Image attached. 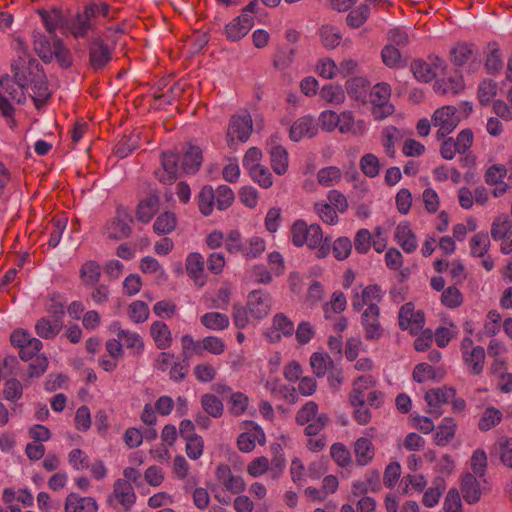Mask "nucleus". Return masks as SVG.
Instances as JSON below:
<instances>
[{
    "instance_id": "obj_25",
    "label": "nucleus",
    "mask_w": 512,
    "mask_h": 512,
    "mask_svg": "<svg viewBox=\"0 0 512 512\" xmlns=\"http://www.w3.org/2000/svg\"><path fill=\"white\" fill-rule=\"evenodd\" d=\"M150 335L160 350H166L172 345V333L165 322L154 321L150 326Z\"/></svg>"
},
{
    "instance_id": "obj_41",
    "label": "nucleus",
    "mask_w": 512,
    "mask_h": 512,
    "mask_svg": "<svg viewBox=\"0 0 512 512\" xmlns=\"http://www.w3.org/2000/svg\"><path fill=\"white\" fill-rule=\"evenodd\" d=\"M177 226L176 215L172 212H163L155 220L153 230L157 235L170 234Z\"/></svg>"
},
{
    "instance_id": "obj_2",
    "label": "nucleus",
    "mask_w": 512,
    "mask_h": 512,
    "mask_svg": "<svg viewBox=\"0 0 512 512\" xmlns=\"http://www.w3.org/2000/svg\"><path fill=\"white\" fill-rule=\"evenodd\" d=\"M116 17L117 9L108 2L92 0L66 22V29L75 39H85L89 34H96L100 25Z\"/></svg>"
},
{
    "instance_id": "obj_5",
    "label": "nucleus",
    "mask_w": 512,
    "mask_h": 512,
    "mask_svg": "<svg viewBox=\"0 0 512 512\" xmlns=\"http://www.w3.org/2000/svg\"><path fill=\"white\" fill-rule=\"evenodd\" d=\"M132 223L133 217L129 209L119 205L116 208L115 215L106 222L104 235L117 241L129 238L132 234Z\"/></svg>"
},
{
    "instance_id": "obj_31",
    "label": "nucleus",
    "mask_w": 512,
    "mask_h": 512,
    "mask_svg": "<svg viewBox=\"0 0 512 512\" xmlns=\"http://www.w3.org/2000/svg\"><path fill=\"white\" fill-rule=\"evenodd\" d=\"M395 239L406 253L417 249V238L408 223H400L395 229Z\"/></svg>"
},
{
    "instance_id": "obj_18",
    "label": "nucleus",
    "mask_w": 512,
    "mask_h": 512,
    "mask_svg": "<svg viewBox=\"0 0 512 512\" xmlns=\"http://www.w3.org/2000/svg\"><path fill=\"white\" fill-rule=\"evenodd\" d=\"M215 476L224 489L233 494H239L245 490L242 477L234 475L227 464H219L215 470Z\"/></svg>"
},
{
    "instance_id": "obj_59",
    "label": "nucleus",
    "mask_w": 512,
    "mask_h": 512,
    "mask_svg": "<svg viewBox=\"0 0 512 512\" xmlns=\"http://www.w3.org/2000/svg\"><path fill=\"white\" fill-rule=\"evenodd\" d=\"M330 454L332 459L341 467H346L352 462L350 451L343 443H334L330 448Z\"/></svg>"
},
{
    "instance_id": "obj_43",
    "label": "nucleus",
    "mask_w": 512,
    "mask_h": 512,
    "mask_svg": "<svg viewBox=\"0 0 512 512\" xmlns=\"http://www.w3.org/2000/svg\"><path fill=\"white\" fill-rule=\"evenodd\" d=\"M53 59L55 58L58 64L62 68H69L72 63V54L63 42V40L57 36L53 39Z\"/></svg>"
},
{
    "instance_id": "obj_57",
    "label": "nucleus",
    "mask_w": 512,
    "mask_h": 512,
    "mask_svg": "<svg viewBox=\"0 0 512 512\" xmlns=\"http://www.w3.org/2000/svg\"><path fill=\"white\" fill-rule=\"evenodd\" d=\"M341 171L335 166L325 167L319 170L317 179L319 184L325 187L333 186L341 179Z\"/></svg>"
},
{
    "instance_id": "obj_33",
    "label": "nucleus",
    "mask_w": 512,
    "mask_h": 512,
    "mask_svg": "<svg viewBox=\"0 0 512 512\" xmlns=\"http://www.w3.org/2000/svg\"><path fill=\"white\" fill-rule=\"evenodd\" d=\"M34 50L41 60L45 63H51L53 60V39L48 38L41 32L33 33Z\"/></svg>"
},
{
    "instance_id": "obj_48",
    "label": "nucleus",
    "mask_w": 512,
    "mask_h": 512,
    "mask_svg": "<svg viewBox=\"0 0 512 512\" xmlns=\"http://www.w3.org/2000/svg\"><path fill=\"white\" fill-rule=\"evenodd\" d=\"M369 15L370 7L367 3H363L348 13L346 23L351 28H359L368 20Z\"/></svg>"
},
{
    "instance_id": "obj_17",
    "label": "nucleus",
    "mask_w": 512,
    "mask_h": 512,
    "mask_svg": "<svg viewBox=\"0 0 512 512\" xmlns=\"http://www.w3.org/2000/svg\"><path fill=\"white\" fill-rule=\"evenodd\" d=\"M247 308L250 315L257 319L266 317L271 309V298L268 293L254 290L248 295Z\"/></svg>"
},
{
    "instance_id": "obj_47",
    "label": "nucleus",
    "mask_w": 512,
    "mask_h": 512,
    "mask_svg": "<svg viewBox=\"0 0 512 512\" xmlns=\"http://www.w3.org/2000/svg\"><path fill=\"white\" fill-rule=\"evenodd\" d=\"M490 248V239L487 233L479 232L470 240V254L473 257H485Z\"/></svg>"
},
{
    "instance_id": "obj_20",
    "label": "nucleus",
    "mask_w": 512,
    "mask_h": 512,
    "mask_svg": "<svg viewBox=\"0 0 512 512\" xmlns=\"http://www.w3.org/2000/svg\"><path fill=\"white\" fill-rule=\"evenodd\" d=\"M295 331L294 323L284 314L276 313L272 319V326L266 332L271 342H277L281 336L291 337Z\"/></svg>"
},
{
    "instance_id": "obj_1",
    "label": "nucleus",
    "mask_w": 512,
    "mask_h": 512,
    "mask_svg": "<svg viewBox=\"0 0 512 512\" xmlns=\"http://www.w3.org/2000/svg\"><path fill=\"white\" fill-rule=\"evenodd\" d=\"M18 56L11 63L13 78L20 84L32 89V99L37 109L44 107L51 92L48 87L46 74L38 60L32 57L24 43L18 40Z\"/></svg>"
},
{
    "instance_id": "obj_58",
    "label": "nucleus",
    "mask_w": 512,
    "mask_h": 512,
    "mask_svg": "<svg viewBox=\"0 0 512 512\" xmlns=\"http://www.w3.org/2000/svg\"><path fill=\"white\" fill-rule=\"evenodd\" d=\"M248 171L253 181L258 183V185L261 186L262 188L267 189L272 186V174L270 173L267 167L260 165Z\"/></svg>"
},
{
    "instance_id": "obj_51",
    "label": "nucleus",
    "mask_w": 512,
    "mask_h": 512,
    "mask_svg": "<svg viewBox=\"0 0 512 512\" xmlns=\"http://www.w3.org/2000/svg\"><path fill=\"white\" fill-rule=\"evenodd\" d=\"M80 276L85 285H94L100 279L101 267L96 261H87L80 269Z\"/></svg>"
},
{
    "instance_id": "obj_28",
    "label": "nucleus",
    "mask_w": 512,
    "mask_h": 512,
    "mask_svg": "<svg viewBox=\"0 0 512 512\" xmlns=\"http://www.w3.org/2000/svg\"><path fill=\"white\" fill-rule=\"evenodd\" d=\"M112 327L117 329V337L123 341L126 348L133 351L134 355L139 356L143 353L144 341L138 333L121 329L119 322H114Z\"/></svg>"
},
{
    "instance_id": "obj_19",
    "label": "nucleus",
    "mask_w": 512,
    "mask_h": 512,
    "mask_svg": "<svg viewBox=\"0 0 512 512\" xmlns=\"http://www.w3.org/2000/svg\"><path fill=\"white\" fill-rule=\"evenodd\" d=\"M443 64V60L437 56L432 58L431 63H427L421 59H415L411 63V70L415 78L419 81L430 82L436 77L438 70L443 68Z\"/></svg>"
},
{
    "instance_id": "obj_13",
    "label": "nucleus",
    "mask_w": 512,
    "mask_h": 512,
    "mask_svg": "<svg viewBox=\"0 0 512 512\" xmlns=\"http://www.w3.org/2000/svg\"><path fill=\"white\" fill-rule=\"evenodd\" d=\"M424 313L415 311L412 303L404 304L399 311V326L402 330H409L411 334H417L424 326Z\"/></svg>"
},
{
    "instance_id": "obj_16",
    "label": "nucleus",
    "mask_w": 512,
    "mask_h": 512,
    "mask_svg": "<svg viewBox=\"0 0 512 512\" xmlns=\"http://www.w3.org/2000/svg\"><path fill=\"white\" fill-rule=\"evenodd\" d=\"M179 157L174 152H163L161 155L162 168L155 172L157 179L163 184H172L178 178Z\"/></svg>"
},
{
    "instance_id": "obj_35",
    "label": "nucleus",
    "mask_w": 512,
    "mask_h": 512,
    "mask_svg": "<svg viewBox=\"0 0 512 512\" xmlns=\"http://www.w3.org/2000/svg\"><path fill=\"white\" fill-rule=\"evenodd\" d=\"M39 15L50 38L54 39L57 28L62 26L64 17L60 9L39 10Z\"/></svg>"
},
{
    "instance_id": "obj_23",
    "label": "nucleus",
    "mask_w": 512,
    "mask_h": 512,
    "mask_svg": "<svg viewBox=\"0 0 512 512\" xmlns=\"http://www.w3.org/2000/svg\"><path fill=\"white\" fill-rule=\"evenodd\" d=\"M318 132V126L310 116H303L297 119L290 128V138L293 141H300L304 137L312 138Z\"/></svg>"
},
{
    "instance_id": "obj_30",
    "label": "nucleus",
    "mask_w": 512,
    "mask_h": 512,
    "mask_svg": "<svg viewBox=\"0 0 512 512\" xmlns=\"http://www.w3.org/2000/svg\"><path fill=\"white\" fill-rule=\"evenodd\" d=\"M461 492L464 500L469 504L477 503L481 498L479 482L475 475L466 473L461 480Z\"/></svg>"
},
{
    "instance_id": "obj_61",
    "label": "nucleus",
    "mask_w": 512,
    "mask_h": 512,
    "mask_svg": "<svg viewBox=\"0 0 512 512\" xmlns=\"http://www.w3.org/2000/svg\"><path fill=\"white\" fill-rule=\"evenodd\" d=\"M321 97L329 103L340 104L345 99V93L340 86L327 84L320 91Z\"/></svg>"
},
{
    "instance_id": "obj_26",
    "label": "nucleus",
    "mask_w": 512,
    "mask_h": 512,
    "mask_svg": "<svg viewBox=\"0 0 512 512\" xmlns=\"http://www.w3.org/2000/svg\"><path fill=\"white\" fill-rule=\"evenodd\" d=\"M25 88V85H20L8 75L0 79V92L18 104L26 101Z\"/></svg>"
},
{
    "instance_id": "obj_27",
    "label": "nucleus",
    "mask_w": 512,
    "mask_h": 512,
    "mask_svg": "<svg viewBox=\"0 0 512 512\" xmlns=\"http://www.w3.org/2000/svg\"><path fill=\"white\" fill-rule=\"evenodd\" d=\"M98 506L92 497H80L70 493L65 501V512H97Z\"/></svg>"
},
{
    "instance_id": "obj_34",
    "label": "nucleus",
    "mask_w": 512,
    "mask_h": 512,
    "mask_svg": "<svg viewBox=\"0 0 512 512\" xmlns=\"http://www.w3.org/2000/svg\"><path fill=\"white\" fill-rule=\"evenodd\" d=\"M490 233L495 241L511 239L512 220L505 214L497 216L492 222Z\"/></svg>"
},
{
    "instance_id": "obj_46",
    "label": "nucleus",
    "mask_w": 512,
    "mask_h": 512,
    "mask_svg": "<svg viewBox=\"0 0 512 512\" xmlns=\"http://www.w3.org/2000/svg\"><path fill=\"white\" fill-rule=\"evenodd\" d=\"M347 300L343 292L335 291L329 302L323 306L324 316L326 319L332 317V314H339L346 309Z\"/></svg>"
},
{
    "instance_id": "obj_45",
    "label": "nucleus",
    "mask_w": 512,
    "mask_h": 512,
    "mask_svg": "<svg viewBox=\"0 0 512 512\" xmlns=\"http://www.w3.org/2000/svg\"><path fill=\"white\" fill-rule=\"evenodd\" d=\"M503 418V413L494 406L487 407L478 422L481 431H488L497 426Z\"/></svg>"
},
{
    "instance_id": "obj_8",
    "label": "nucleus",
    "mask_w": 512,
    "mask_h": 512,
    "mask_svg": "<svg viewBox=\"0 0 512 512\" xmlns=\"http://www.w3.org/2000/svg\"><path fill=\"white\" fill-rule=\"evenodd\" d=\"M89 65L95 71L103 70L112 60L113 49L99 35L88 43Z\"/></svg>"
},
{
    "instance_id": "obj_9",
    "label": "nucleus",
    "mask_w": 512,
    "mask_h": 512,
    "mask_svg": "<svg viewBox=\"0 0 512 512\" xmlns=\"http://www.w3.org/2000/svg\"><path fill=\"white\" fill-rule=\"evenodd\" d=\"M459 117L456 115L454 106H443L437 109L432 117L435 127H438L437 137L442 138L450 134L459 124Z\"/></svg>"
},
{
    "instance_id": "obj_36",
    "label": "nucleus",
    "mask_w": 512,
    "mask_h": 512,
    "mask_svg": "<svg viewBox=\"0 0 512 512\" xmlns=\"http://www.w3.org/2000/svg\"><path fill=\"white\" fill-rule=\"evenodd\" d=\"M355 457L358 465L369 464L375 455L374 445L371 440L365 437L357 439L354 445Z\"/></svg>"
},
{
    "instance_id": "obj_22",
    "label": "nucleus",
    "mask_w": 512,
    "mask_h": 512,
    "mask_svg": "<svg viewBox=\"0 0 512 512\" xmlns=\"http://www.w3.org/2000/svg\"><path fill=\"white\" fill-rule=\"evenodd\" d=\"M159 206L160 198L156 193H151L141 199L135 211L137 220L145 224L149 223L158 212Z\"/></svg>"
},
{
    "instance_id": "obj_15",
    "label": "nucleus",
    "mask_w": 512,
    "mask_h": 512,
    "mask_svg": "<svg viewBox=\"0 0 512 512\" xmlns=\"http://www.w3.org/2000/svg\"><path fill=\"white\" fill-rule=\"evenodd\" d=\"M454 396H456V390L452 387L443 386L428 390L425 394V401L429 407V413L440 416L442 413L440 407L449 403Z\"/></svg>"
},
{
    "instance_id": "obj_49",
    "label": "nucleus",
    "mask_w": 512,
    "mask_h": 512,
    "mask_svg": "<svg viewBox=\"0 0 512 512\" xmlns=\"http://www.w3.org/2000/svg\"><path fill=\"white\" fill-rule=\"evenodd\" d=\"M322 44L328 49L336 48L342 39V35L338 28L332 25H323L319 31Z\"/></svg>"
},
{
    "instance_id": "obj_50",
    "label": "nucleus",
    "mask_w": 512,
    "mask_h": 512,
    "mask_svg": "<svg viewBox=\"0 0 512 512\" xmlns=\"http://www.w3.org/2000/svg\"><path fill=\"white\" fill-rule=\"evenodd\" d=\"M271 452L273 454V458L271 460L270 471L272 477L277 479L286 467V459L284 457L283 448L278 443H273L271 445Z\"/></svg>"
},
{
    "instance_id": "obj_52",
    "label": "nucleus",
    "mask_w": 512,
    "mask_h": 512,
    "mask_svg": "<svg viewBox=\"0 0 512 512\" xmlns=\"http://www.w3.org/2000/svg\"><path fill=\"white\" fill-rule=\"evenodd\" d=\"M215 192L212 186H204L198 195V206L204 216L212 213L215 204Z\"/></svg>"
},
{
    "instance_id": "obj_21",
    "label": "nucleus",
    "mask_w": 512,
    "mask_h": 512,
    "mask_svg": "<svg viewBox=\"0 0 512 512\" xmlns=\"http://www.w3.org/2000/svg\"><path fill=\"white\" fill-rule=\"evenodd\" d=\"M205 261L200 253L193 252L188 254L185 260L187 275L193 279L198 287H203L207 282V276L204 270Z\"/></svg>"
},
{
    "instance_id": "obj_64",
    "label": "nucleus",
    "mask_w": 512,
    "mask_h": 512,
    "mask_svg": "<svg viewBox=\"0 0 512 512\" xmlns=\"http://www.w3.org/2000/svg\"><path fill=\"white\" fill-rule=\"evenodd\" d=\"M352 251V242L348 237L337 238L332 246V252L337 260H345Z\"/></svg>"
},
{
    "instance_id": "obj_62",
    "label": "nucleus",
    "mask_w": 512,
    "mask_h": 512,
    "mask_svg": "<svg viewBox=\"0 0 512 512\" xmlns=\"http://www.w3.org/2000/svg\"><path fill=\"white\" fill-rule=\"evenodd\" d=\"M497 94V83L493 80H483L478 87V99L482 105H487Z\"/></svg>"
},
{
    "instance_id": "obj_56",
    "label": "nucleus",
    "mask_w": 512,
    "mask_h": 512,
    "mask_svg": "<svg viewBox=\"0 0 512 512\" xmlns=\"http://www.w3.org/2000/svg\"><path fill=\"white\" fill-rule=\"evenodd\" d=\"M149 307L144 301H134L128 307L129 318L134 323H143L149 317Z\"/></svg>"
},
{
    "instance_id": "obj_37",
    "label": "nucleus",
    "mask_w": 512,
    "mask_h": 512,
    "mask_svg": "<svg viewBox=\"0 0 512 512\" xmlns=\"http://www.w3.org/2000/svg\"><path fill=\"white\" fill-rule=\"evenodd\" d=\"M63 328V323L58 320L43 317L39 319L35 325L36 333L43 339H53Z\"/></svg>"
},
{
    "instance_id": "obj_42",
    "label": "nucleus",
    "mask_w": 512,
    "mask_h": 512,
    "mask_svg": "<svg viewBox=\"0 0 512 512\" xmlns=\"http://www.w3.org/2000/svg\"><path fill=\"white\" fill-rule=\"evenodd\" d=\"M201 324L210 330H224L229 327L230 320L226 314L208 312L201 316Z\"/></svg>"
},
{
    "instance_id": "obj_24",
    "label": "nucleus",
    "mask_w": 512,
    "mask_h": 512,
    "mask_svg": "<svg viewBox=\"0 0 512 512\" xmlns=\"http://www.w3.org/2000/svg\"><path fill=\"white\" fill-rule=\"evenodd\" d=\"M203 162V153L199 146L189 144L183 153L181 168L185 174H195Z\"/></svg>"
},
{
    "instance_id": "obj_10",
    "label": "nucleus",
    "mask_w": 512,
    "mask_h": 512,
    "mask_svg": "<svg viewBox=\"0 0 512 512\" xmlns=\"http://www.w3.org/2000/svg\"><path fill=\"white\" fill-rule=\"evenodd\" d=\"M384 293L378 285H368L361 292L354 289L351 299L352 308L355 312L366 308L379 307V303L383 300Z\"/></svg>"
},
{
    "instance_id": "obj_11",
    "label": "nucleus",
    "mask_w": 512,
    "mask_h": 512,
    "mask_svg": "<svg viewBox=\"0 0 512 512\" xmlns=\"http://www.w3.org/2000/svg\"><path fill=\"white\" fill-rule=\"evenodd\" d=\"M251 131L252 118L248 113L232 116L227 131L229 145H232L235 141L246 142L250 137Z\"/></svg>"
},
{
    "instance_id": "obj_53",
    "label": "nucleus",
    "mask_w": 512,
    "mask_h": 512,
    "mask_svg": "<svg viewBox=\"0 0 512 512\" xmlns=\"http://www.w3.org/2000/svg\"><path fill=\"white\" fill-rule=\"evenodd\" d=\"M475 53L473 44L459 43L451 51L452 61L457 66L467 63Z\"/></svg>"
},
{
    "instance_id": "obj_14",
    "label": "nucleus",
    "mask_w": 512,
    "mask_h": 512,
    "mask_svg": "<svg viewBox=\"0 0 512 512\" xmlns=\"http://www.w3.org/2000/svg\"><path fill=\"white\" fill-rule=\"evenodd\" d=\"M253 25V16L246 13H241L225 26V36L229 41H239L248 34Z\"/></svg>"
},
{
    "instance_id": "obj_54",
    "label": "nucleus",
    "mask_w": 512,
    "mask_h": 512,
    "mask_svg": "<svg viewBox=\"0 0 512 512\" xmlns=\"http://www.w3.org/2000/svg\"><path fill=\"white\" fill-rule=\"evenodd\" d=\"M465 87L464 80L461 76L450 77L448 79H443L441 81H437L435 83L436 90L440 91L443 94H458Z\"/></svg>"
},
{
    "instance_id": "obj_32",
    "label": "nucleus",
    "mask_w": 512,
    "mask_h": 512,
    "mask_svg": "<svg viewBox=\"0 0 512 512\" xmlns=\"http://www.w3.org/2000/svg\"><path fill=\"white\" fill-rule=\"evenodd\" d=\"M338 117L337 128L342 134L352 133L357 136L364 134L366 130L364 121L359 120L355 122L352 112L344 111Z\"/></svg>"
},
{
    "instance_id": "obj_3",
    "label": "nucleus",
    "mask_w": 512,
    "mask_h": 512,
    "mask_svg": "<svg viewBox=\"0 0 512 512\" xmlns=\"http://www.w3.org/2000/svg\"><path fill=\"white\" fill-rule=\"evenodd\" d=\"M318 404L314 401L306 402L296 413L295 421L298 425H306L304 434L317 436L329 423V417L325 413H318Z\"/></svg>"
},
{
    "instance_id": "obj_12",
    "label": "nucleus",
    "mask_w": 512,
    "mask_h": 512,
    "mask_svg": "<svg viewBox=\"0 0 512 512\" xmlns=\"http://www.w3.org/2000/svg\"><path fill=\"white\" fill-rule=\"evenodd\" d=\"M361 324L366 340H379L384 332L380 323V307H370L363 310Z\"/></svg>"
},
{
    "instance_id": "obj_63",
    "label": "nucleus",
    "mask_w": 512,
    "mask_h": 512,
    "mask_svg": "<svg viewBox=\"0 0 512 512\" xmlns=\"http://www.w3.org/2000/svg\"><path fill=\"white\" fill-rule=\"evenodd\" d=\"M295 57V49L293 48H279L274 55L273 64L277 69H285L291 65Z\"/></svg>"
},
{
    "instance_id": "obj_39",
    "label": "nucleus",
    "mask_w": 512,
    "mask_h": 512,
    "mask_svg": "<svg viewBox=\"0 0 512 512\" xmlns=\"http://www.w3.org/2000/svg\"><path fill=\"white\" fill-rule=\"evenodd\" d=\"M271 166L278 175H283L288 169V153L280 145H272L270 148Z\"/></svg>"
},
{
    "instance_id": "obj_4",
    "label": "nucleus",
    "mask_w": 512,
    "mask_h": 512,
    "mask_svg": "<svg viewBox=\"0 0 512 512\" xmlns=\"http://www.w3.org/2000/svg\"><path fill=\"white\" fill-rule=\"evenodd\" d=\"M136 500L137 495L133 485L119 478L113 483V490L107 497V504L117 512H131Z\"/></svg>"
},
{
    "instance_id": "obj_44",
    "label": "nucleus",
    "mask_w": 512,
    "mask_h": 512,
    "mask_svg": "<svg viewBox=\"0 0 512 512\" xmlns=\"http://www.w3.org/2000/svg\"><path fill=\"white\" fill-rule=\"evenodd\" d=\"M201 406L205 413L214 418H220L224 412L222 401L214 394L206 393L201 396Z\"/></svg>"
},
{
    "instance_id": "obj_7",
    "label": "nucleus",
    "mask_w": 512,
    "mask_h": 512,
    "mask_svg": "<svg viewBox=\"0 0 512 512\" xmlns=\"http://www.w3.org/2000/svg\"><path fill=\"white\" fill-rule=\"evenodd\" d=\"M391 87L388 83L380 82L373 86L370 92L372 114L375 119H383L393 112V105L389 103Z\"/></svg>"
},
{
    "instance_id": "obj_38",
    "label": "nucleus",
    "mask_w": 512,
    "mask_h": 512,
    "mask_svg": "<svg viewBox=\"0 0 512 512\" xmlns=\"http://www.w3.org/2000/svg\"><path fill=\"white\" fill-rule=\"evenodd\" d=\"M456 423L453 418L446 417L442 420V423L438 426V429L434 436V441L438 446L447 445L455 436Z\"/></svg>"
},
{
    "instance_id": "obj_55",
    "label": "nucleus",
    "mask_w": 512,
    "mask_h": 512,
    "mask_svg": "<svg viewBox=\"0 0 512 512\" xmlns=\"http://www.w3.org/2000/svg\"><path fill=\"white\" fill-rule=\"evenodd\" d=\"M441 303L450 309L458 308L463 303V295L457 287L449 286L442 292Z\"/></svg>"
},
{
    "instance_id": "obj_40",
    "label": "nucleus",
    "mask_w": 512,
    "mask_h": 512,
    "mask_svg": "<svg viewBox=\"0 0 512 512\" xmlns=\"http://www.w3.org/2000/svg\"><path fill=\"white\" fill-rule=\"evenodd\" d=\"M310 365L313 373L319 378L324 377L330 369L334 368V362L331 357L327 353L320 352H315L311 355Z\"/></svg>"
},
{
    "instance_id": "obj_29",
    "label": "nucleus",
    "mask_w": 512,
    "mask_h": 512,
    "mask_svg": "<svg viewBox=\"0 0 512 512\" xmlns=\"http://www.w3.org/2000/svg\"><path fill=\"white\" fill-rule=\"evenodd\" d=\"M462 359L470 374L480 375L485 365V350L482 346H475L470 352H464Z\"/></svg>"
},
{
    "instance_id": "obj_60",
    "label": "nucleus",
    "mask_w": 512,
    "mask_h": 512,
    "mask_svg": "<svg viewBox=\"0 0 512 512\" xmlns=\"http://www.w3.org/2000/svg\"><path fill=\"white\" fill-rule=\"evenodd\" d=\"M360 168L367 177L373 178L379 174L380 163L374 154L368 153L361 157Z\"/></svg>"
},
{
    "instance_id": "obj_6",
    "label": "nucleus",
    "mask_w": 512,
    "mask_h": 512,
    "mask_svg": "<svg viewBox=\"0 0 512 512\" xmlns=\"http://www.w3.org/2000/svg\"><path fill=\"white\" fill-rule=\"evenodd\" d=\"M323 232L318 224L308 225L304 220H296L291 227L292 243L296 247L307 245L314 249L322 243Z\"/></svg>"
}]
</instances>
